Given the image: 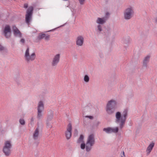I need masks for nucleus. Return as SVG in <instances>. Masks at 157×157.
<instances>
[{
	"label": "nucleus",
	"instance_id": "f257e3e1",
	"mask_svg": "<svg viewBox=\"0 0 157 157\" xmlns=\"http://www.w3.org/2000/svg\"><path fill=\"white\" fill-rule=\"evenodd\" d=\"M127 114V110L126 109L124 111L122 116L119 112H117L116 114V122L120 123L121 128H122L124 124Z\"/></svg>",
	"mask_w": 157,
	"mask_h": 157
},
{
	"label": "nucleus",
	"instance_id": "f03ea898",
	"mask_svg": "<svg viewBox=\"0 0 157 157\" xmlns=\"http://www.w3.org/2000/svg\"><path fill=\"white\" fill-rule=\"evenodd\" d=\"M117 102L114 99H112L108 101L106 105V110L109 114H111L115 111L116 108Z\"/></svg>",
	"mask_w": 157,
	"mask_h": 157
},
{
	"label": "nucleus",
	"instance_id": "7ed1b4c3",
	"mask_svg": "<svg viewBox=\"0 0 157 157\" xmlns=\"http://www.w3.org/2000/svg\"><path fill=\"white\" fill-rule=\"evenodd\" d=\"M95 142L94 135L93 134L89 135L86 144V150L87 151H89L91 150Z\"/></svg>",
	"mask_w": 157,
	"mask_h": 157
},
{
	"label": "nucleus",
	"instance_id": "20e7f679",
	"mask_svg": "<svg viewBox=\"0 0 157 157\" xmlns=\"http://www.w3.org/2000/svg\"><path fill=\"white\" fill-rule=\"evenodd\" d=\"M25 60L27 62H29L34 60L36 58V55L34 52L30 53L29 48L26 50L24 56Z\"/></svg>",
	"mask_w": 157,
	"mask_h": 157
},
{
	"label": "nucleus",
	"instance_id": "39448f33",
	"mask_svg": "<svg viewBox=\"0 0 157 157\" xmlns=\"http://www.w3.org/2000/svg\"><path fill=\"white\" fill-rule=\"evenodd\" d=\"M134 13L133 8L132 6H129L127 8L124 12V17L126 20H129L133 16Z\"/></svg>",
	"mask_w": 157,
	"mask_h": 157
},
{
	"label": "nucleus",
	"instance_id": "423d86ee",
	"mask_svg": "<svg viewBox=\"0 0 157 157\" xmlns=\"http://www.w3.org/2000/svg\"><path fill=\"white\" fill-rule=\"evenodd\" d=\"M44 105L43 101H40L38 103L37 107V118L40 119L42 118L43 116L42 112L44 110Z\"/></svg>",
	"mask_w": 157,
	"mask_h": 157
},
{
	"label": "nucleus",
	"instance_id": "0eeeda50",
	"mask_svg": "<svg viewBox=\"0 0 157 157\" xmlns=\"http://www.w3.org/2000/svg\"><path fill=\"white\" fill-rule=\"evenodd\" d=\"M33 10V8L32 6L29 7L26 12V14L25 15V21L26 22L29 24L31 20L32 16Z\"/></svg>",
	"mask_w": 157,
	"mask_h": 157
},
{
	"label": "nucleus",
	"instance_id": "6e6552de",
	"mask_svg": "<svg viewBox=\"0 0 157 157\" xmlns=\"http://www.w3.org/2000/svg\"><path fill=\"white\" fill-rule=\"evenodd\" d=\"M60 55L57 54L54 55L51 62V65L52 67L56 66L60 61Z\"/></svg>",
	"mask_w": 157,
	"mask_h": 157
},
{
	"label": "nucleus",
	"instance_id": "1a4fd4ad",
	"mask_svg": "<svg viewBox=\"0 0 157 157\" xmlns=\"http://www.w3.org/2000/svg\"><path fill=\"white\" fill-rule=\"evenodd\" d=\"M3 33L5 36L7 38H9L11 35V31L10 26L6 25L3 30Z\"/></svg>",
	"mask_w": 157,
	"mask_h": 157
},
{
	"label": "nucleus",
	"instance_id": "9d476101",
	"mask_svg": "<svg viewBox=\"0 0 157 157\" xmlns=\"http://www.w3.org/2000/svg\"><path fill=\"white\" fill-rule=\"evenodd\" d=\"M103 130L108 133H110L112 132L117 133L118 132V128L117 127L114 128H104Z\"/></svg>",
	"mask_w": 157,
	"mask_h": 157
},
{
	"label": "nucleus",
	"instance_id": "9b49d317",
	"mask_svg": "<svg viewBox=\"0 0 157 157\" xmlns=\"http://www.w3.org/2000/svg\"><path fill=\"white\" fill-rule=\"evenodd\" d=\"M72 125L69 123L67 125V131L65 132V135L67 139H69L71 135Z\"/></svg>",
	"mask_w": 157,
	"mask_h": 157
},
{
	"label": "nucleus",
	"instance_id": "f8f14e48",
	"mask_svg": "<svg viewBox=\"0 0 157 157\" xmlns=\"http://www.w3.org/2000/svg\"><path fill=\"white\" fill-rule=\"evenodd\" d=\"M84 41L83 37L82 36H79L76 39V44L78 46H82L83 44Z\"/></svg>",
	"mask_w": 157,
	"mask_h": 157
},
{
	"label": "nucleus",
	"instance_id": "ddd939ff",
	"mask_svg": "<svg viewBox=\"0 0 157 157\" xmlns=\"http://www.w3.org/2000/svg\"><path fill=\"white\" fill-rule=\"evenodd\" d=\"M14 35L15 36L21 37V34L18 29L15 26H13L12 27Z\"/></svg>",
	"mask_w": 157,
	"mask_h": 157
},
{
	"label": "nucleus",
	"instance_id": "4468645a",
	"mask_svg": "<svg viewBox=\"0 0 157 157\" xmlns=\"http://www.w3.org/2000/svg\"><path fill=\"white\" fill-rule=\"evenodd\" d=\"M50 38V36L48 34H40L38 37L39 40H41L44 38L46 40H48Z\"/></svg>",
	"mask_w": 157,
	"mask_h": 157
},
{
	"label": "nucleus",
	"instance_id": "2eb2a0df",
	"mask_svg": "<svg viewBox=\"0 0 157 157\" xmlns=\"http://www.w3.org/2000/svg\"><path fill=\"white\" fill-rule=\"evenodd\" d=\"M154 145L155 144L154 143L152 142L150 143L148 146L146 150V152L147 155L149 154L154 147Z\"/></svg>",
	"mask_w": 157,
	"mask_h": 157
},
{
	"label": "nucleus",
	"instance_id": "dca6fc26",
	"mask_svg": "<svg viewBox=\"0 0 157 157\" xmlns=\"http://www.w3.org/2000/svg\"><path fill=\"white\" fill-rule=\"evenodd\" d=\"M107 20L106 17H103L102 18L98 17L96 20V22L99 24H102L104 23Z\"/></svg>",
	"mask_w": 157,
	"mask_h": 157
},
{
	"label": "nucleus",
	"instance_id": "f3484780",
	"mask_svg": "<svg viewBox=\"0 0 157 157\" xmlns=\"http://www.w3.org/2000/svg\"><path fill=\"white\" fill-rule=\"evenodd\" d=\"M11 148H3V152L5 154V155L7 156H9L11 154Z\"/></svg>",
	"mask_w": 157,
	"mask_h": 157
},
{
	"label": "nucleus",
	"instance_id": "a211bd4d",
	"mask_svg": "<svg viewBox=\"0 0 157 157\" xmlns=\"http://www.w3.org/2000/svg\"><path fill=\"white\" fill-rule=\"evenodd\" d=\"M150 57V56L147 55L144 58L143 62V65L144 66H147V64L149 61Z\"/></svg>",
	"mask_w": 157,
	"mask_h": 157
},
{
	"label": "nucleus",
	"instance_id": "6ab92c4d",
	"mask_svg": "<svg viewBox=\"0 0 157 157\" xmlns=\"http://www.w3.org/2000/svg\"><path fill=\"white\" fill-rule=\"evenodd\" d=\"M39 135V130L38 128H37L35 130L33 134V138L35 140L38 139Z\"/></svg>",
	"mask_w": 157,
	"mask_h": 157
},
{
	"label": "nucleus",
	"instance_id": "aec40b11",
	"mask_svg": "<svg viewBox=\"0 0 157 157\" xmlns=\"http://www.w3.org/2000/svg\"><path fill=\"white\" fill-rule=\"evenodd\" d=\"M12 145L11 141L9 140H7L5 142L4 146L3 147L11 148Z\"/></svg>",
	"mask_w": 157,
	"mask_h": 157
},
{
	"label": "nucleus",
	"instance_id": "412c9836",
	"mask_svg": "<svg viewBox=\"0 0 157 157\" xmlns=\"http://www.w3.org/2000/svg\"><path fill=\"white\" fill-rule=\"evenodd\" d=\"M84 80L86 82H88L90 80V78L87 75H85L84 78Z\"/></svg>",
	"mask_w": 157,
	"mask_h": 157
},
{
	"label": "nucleus",
	"instance_id": "4be33fe9",
	"mask_svg": "<svg viewBox=\"0 0 157 157\" xmlns=\"http://www.w3.org/2000/svg\"><path fill=\"white\" fill-rule=\"evenodd\" d=\"M83 138H84L83 136L82 135H81L80 136L79 139L78 141V142L79 143H80V142H82L83 139Z\"/></svg>",
	"mask_w": 157,
	"mask_h": 157
},
{
	"label": "nucleus",
	"instance_id": "5701e85b",
	"mask_svg": "<svg viewBox=\"0 0 157 157\" xmlns=\"http://www.w3.org/2000/svg\"><path fill=\"white\" fill-rule=\"evenodd\" d=\"M19 122L21 124L24 125L25 124V122L24 120L23 119H21L19 120Z\"/></svg>",
	"mask_w": 157,
	"mask_h": 157
},
{
	"label": "nucleus",
	"instance_id": "b1692460",
	"mask_svg": "<svg viewBox=\"0 0 157 157\" xmlns=\"http://www.w3.org/2000/svg\"><path fill=\"white\" fill-rule=\"evenodd\" d=\"M81 148L82 149H84L85 148H86V144L84 143H82L81 144Z\"/></svg>",
	"mask_w": 157,
	"mask_h": 157
},
{
	"label": "nucleus",
	"instance_id": "393cba45",
	"mask_svg": "<svg viewBox=\"0 0 157 157\" xmlns=\"http://www.w3.org/2000/svg\"><path fill=\"white\" fill-rule=\"evenodd\" d=\"M98 30H99V31H101V30H102L101 27L100 25H98Z\"/></svg>",
	"mask_w": 157,
	"mask_h": 157
},
{
	"label": "nucleus",
	"instance_id": "a878e982",
	"mask_svg": "<svg viewBox=\"0 0 157 157\" xmlns=\"http://www.w3.org/2000/svg\"><path fill=\"white\" fill-rule=\"evenodd\" d=\"M109 15V12H107L106 13H105L106 16L105 17H106L107 20V19Z\"/></svg>",
	"mask_w": 157,
	"mask_h": 157
},
{
	"label": "nucleus",
	"instance_id": "bb28decb",
	"mask_svg": "<svg viewBox=\"0 0 157 157\" xmlns=\"http://www.w3.org/2000/svg\"><path fill=\"white\" fill-rule=\"evenodd\" d=\"M80 4L82 5L84 4L85 0H79Z\"/></svg>",
	"mask_w": 157,
	"mask_h": 157
},
{
	"label": "nucleus",
	"instance_id": "cd10ccee",
	"mask_svg": "<svg viewBox=\"0 0 157 157\" xmlns=\"http://www.w3.org/2000/svg\"><path fill=\"white\" fill-rule=\"evenodd\" d=\"M47 124L48 127L49 128H51L52 126V125L49 124L48 122H47Z\"/></svg>",
	"mask_w": 157,
	"mask_h": 157
},
{
	"label": "nucleus",
	"instance_id": "c85d7f7f",
	"mask_svg": "<svg viewBox=\"0 0 157 157\" xmlns=\"http://www.w3.org/2000/svg\"><path fill=\"white\" fill-rule=\"evenodd\" d=\"M4 49V48L1 45H0V50H3Z\"/></svg>",
	"mask_w": 157,
	"mask_h": 157
},
{
	"label": "nucleus",
	"instance_id": "c756f323",
	"mask_svg": "<svg viewBox=\"0 0 157 157\" xmlns=\"http://www.w3.org/2000/svg\"><path fill=\"white\" fill-rule=\"evenodd\" d=\"M24 7L25 8H27V7H28V4L25 3V4L24 6Z\"/></svg>",
	"mask_w": 157,
	"mask_h": 157
},
{
	"label": "nucleus",
	"instance_id": "7c9ffc66",
	"mask_svg": "<svg viewBox=\"0 0 157 157\" xmlns=\"http://www.w3.org/2000/svg\"><path fill=\"white\" fill-rule=\"evenodd\" d=\"M20 41L22 43H24L25 42V40L24 39H22Z\"/></svg>",
	"mask_w": 157,
	"mask_h": 157
},
{
	"label": "nucleus",
	"instance_id": "2f4dec72",
	"mask_svg": "<svg viewBox=\"0 0 157 157\" xmlns=\"http://www.w3.org/2000/svg\"><path fill=\"white\" fill-rule=\"evenodd\" d=\"M121 157H125L124 152L123 151L122 155H121Z\"/></svg>",
	"mask_w": 157,
	"mask_h": 157
},
{
	"label": "nucleus",
	"instance_id": "473e14b6",
	"mask_svg": "<svg viewBox=\"0 0 157 157\" xmlns=\"http://www.w3.org/2000/svg\"><path fill=\"white\" fill-rule=\"evenodd\" d=\"M88 117L90 119H92L93 118V117H92V116H88V117Z\"/></svg>",
	"mask_w": 157,
	"mask_h": 157
},
{
	"label": "nucleus",
	"instance_id": "72a5a7b5",
	"mask_svg": "<svg viewBox=\"0 0 157 157\" xmlns=\"http://www.w3.org/2000/svg\"><path fill=\"white\" fill-rule=\"evenodd\" d=\"M31 121L32 122H33L34 121V119L33 118H32L31 119Z\"/></svg>",
	"mask_w": 157,
	"mask_h": 157
},
{
	"label": "nucleus",
	"instance_id": "f704fd0d",
	"mask_svg": "<svg viewBox=\"0 0 157 157\" xmlns=\"http://www.w3.org/2000/svg\"><path fill=\"white\" fill-rule=\"evenodd\" d=\"M155 21L156 22H157V17L155 19Z\"/></svg>",
	"mask_w": 157,
	"mask_h": 157
},
{
	"label": "nucleus",
	"instance_id": "c9c22d12",
	"mask_svg": "<svg viewBox=\"0 0 157 157\" xmlns=\"http://www.w3.org/2000/svg\"><path fill=\"white\" fill-rule=\"evenodd\" d=\"M52 118V116L51 117V118Z\"/></svg>",
	"mask_w": 157,
	"mask_h": 157
},
{
	"label": "nucleus",
	"instance_id": "e433bc0d",
	"mask_svg": "<svg viewBox=\"0 0 157 157\" xmlns=\"http://www.w3.org/2000/svg\"><path fill=\"white\" fill-rule=\"evenodd\" d=\"M48 119H49V117H48Z\"/></svg>",
	"mask_w": 157,
	"mask_h": 157
}]
</instances>
